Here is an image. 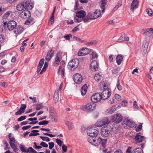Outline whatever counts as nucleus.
Returning <instances> with one entry per match:
<instances>
[{
	"label": "nucleus",
	"instance_id": "obj_31",
	"mask_svg": "<svg viewBox=\"0 0 153 153\" xmlns=\"http://www.w3.org/2000/svg\"><path fill=\"white\" fill-rule=\"evenodd\" d=\"M116 110L115 107L114 106H113L107 109L106 111V112L107 114H111L112 113L114 112Z\"/></svg>",
	"mask_w": 153,
	"mask_h": 153
},
{
	"label": "nucleus",
	"instance_id": "obj_23",
	"mask_svg": "<svg viewBox=\"0 0 153 153\" xmlns=\"http://www.w3.org/2000/svg\"><path fill=\"white\" fill-rule=\"evenodd\" d=\"M107 0H101L100 1V7L102 9L101 11L104 12L105 10V6L107 4Z\"/></svg>",
	"mask_w": 153,
	"mask_h": 153
},
{
	"label": "nucleus",
	"instance_id": "obj_63",
	"mask_svg": "<svg viewBox=\"0 0 153 153\" xmlns=\"http://www.w3.org/2000/svg\"><path fill=\"white\" fill-rule=\"evenodd\" d=\"M31 127V126L30 125H28V126H23L22 129L23 130H26L27 129Z\"/></svg>",
	"mask_w": 153,
	"mask_h": 153
},
{
	"label": "nucleus",
	"instance_id": "obj_32",
	"mask_svg": "<svg viewBox=\"0 0 153 153\" xmlns=\"http://www.w3.org/2000/svg\"><path fill=\"white\" fill-rule=\"evenodd\" d=\"M82 19H82V20H83L84 22H88V20L89 19H92V18L91 17V14L89 13L87 16H85V17L83 18H82Z\"/></svg>",
	"mask_w": 153,
	"mask_h": 153
},
{
	"label": "nucleus",
	"instance_id": "obj_24",
	"mask_svg": "<svg viewBox=\"0 0 153 153\" xmlns=\"http://www.w3.org/2000/svg\"><path fill=\"white\" fill-rule=\"evenodd\" d=\"M97 138V137L89 136V137L88 138V140L92 145L94 146V144L96 143Z\"/></svg>",
	"mask_w": 153,
	"mask_h": 153
},
{
	"label": "nucleus",
	"instance_id": "obj_62",
	"mask_svg": "<svg viewBox=\"0 0 153 153\" xmlns=\"http://www.w3.org/2000/svg\"><path fill=\"white\" fill-rule=\"evenodd\" d=\"M72 36V35L71 34L66 35L64 36V38H65L66 40H69L70 37Z\"/></svg>",
	"mask_w": 153,
	"mask_h": 153
},
{
	"label": "nucleus",
	"instance_id": "obj_1",
	"mask_svg": "<svg viewBox=\"0 0 153 153\" xmlns=\"http://www.w3.org/2000/svg\"><path fill=\"white\" fill-rule=\"evenodd\" d=\"M96 105L92 102L89 103L82 106V109L88 113H90L96 109Z\"/></svg>",
	"mask_w": 153,
	"mask_h": 153
},
{
	"label": "nucleus",
	"instance_id": "obj_56",
	"mask_svg": "<svg viewBox=\"0 0 153 153\" xmlns=\"http://www.w3.org/2000/svg\"><path fill=\"white\" fill-rule=\"evenodd\" d=\"M26 108V105L25 104H22L21 105L20 109L23 110L25 112V109Z\"/></svg>",
	"mask_w": 153,
	"mask_h": 153
},
{
	"label": "nucleus",
	"instance_id": "obj_61",
	"mask_svg": "<svg viewBox=\"0 0 153 153\" xmlns=\"http://www.w3.org/2000/svg\"><path fill=\"white\" fill-rule=\"evenodd\" d=\"M4 36L2 34H0V42L2 43L4 42Z\"/></svg>",
	"mask_w": 153,
	"mask_h": 153
},
{
	"label": "nucleus",
	"instance_id": "obj_5",
	"mask_svg": "<svg viewBox=\"0 0 153 153\" xmlns=\"http://www.w3.org/2000/svg\"><path fill=\"white\" fill-rule=\"evenodd\" d=\"M12 134L10 133L8 135L10 140L9 143L11 147L13 149V151L16 152L19 150V149L15 144V143H16V141L15 138L14 137L11 136Z\"/></svg>",
	"mask_w": 153,
	"mask_h": 153
},
{
	"label": "nucleus",
	"instance_id": "obj_59",
	"mask_svg": "<svg viewBox=\"0 0 153 153\" xmlns=\"http://www.w3.org/2000/svg\"><path fill=\"white\" fill-rule=\"evenodd\" d=\"M91 55L92 59L97 58L98 57V55L95 52H93Z\"/></svg>",
	"mask_w": 153,
	"mask_h": 153
},
{
	"label": "nucleus",
	"instance_id": "obj_44",
	"mask_svg": "<svg viewBox=\"0 0 153 153\" xmlns=\"http://www.w3.org/2000/svg\"><path fill=\"white\" fill-rule=\"evenodd\" d=\"M19 147L20 150L22 152L27 153V149H26V147H25L24 145H20Z\"/></svg>",
	"mask_w": 153,
	"mask_h": 153
},
{
	"label": "nucleus",
	"instance_id": "obj_18",
	"mask_svg": "<svg viewBox=\"0 0 153 153\" xmlns=\"http://www.w3.org/2000/svg\"><path fill=\"white\" fill-rule=\"evenodd\" d=\"M114 117V120L115 123H119L122 120V115L118 113L115 115Z\"/></svg>",
	"mask_w": 153,
	"mask_h": 153
},
{
	"label": "nucleus",
	"instance_id": "obj_30",
	"mask_svg": "<svg viewBox=\"0 0 153 153\" xmlns=\"http://www.w3.org/2000/svg\"><path fill=\"white\" fill-rule=\"evenodd\" d=\"M88 87L87 85L85 84L83 85L81 89V94L82 95H84L85 94L87 91Z\"/></svg>",
	"mask_w": 153,
	"mask_h": 153
},
{
	"label": "nucleus",
	"instance_id": "obj_37",
	"mask_svg": "<svg viewBox=\"0 0 153 153\" xmlns=\"http://www.w3.org/2000/svg\"><path fill=\"white\" fill-rule=\"evenodd\" d=\"M39 131V130H34L31 131V133H30L29 136L30 137L34 136L37 135H39V134L38 132Z\"/></svg>",
	"mask_w": 153,
	"mask_h": 153
},
{
	"label": "nucleus",
	"instance_id": "obj_17",
	"mask_svg": "<svg viewBox=\"0 0 153 153\" xmlns=\"http://www.w3.org/2000/svg\"><path fill=\"white\" fill-rule=\"evenodd\" d=\"M93 19H96L99 17L101 14V11L100 10H97L94 12H89Z\"/></svg>",
	"mask_w": 153,
	"mask_h": 153
},
{
	"label": "nucleus",
	"instance_id": "obj_57",
	"mask_svg": "<svg viewBox=\"0 0 153 153\" xmlns=\"http://www.w3.org/2000/svg\"><path fill=\"white\" fill-rule=\"evenodd\" d=\"M49 145V148L50 149H52L54 147V143L53 142H49L48 143Z\"/></svg>",
	"mask_w": 153,
	"mask_h": 153
},
{
	"label": "nucleus",
	"instance_id": "obj_60",
	"mask_svg": "<svg viewBox=\"0 0 153 153\" xmlns=\"http://www.w3.org/2000/svg\"><path fill=\"white\" fill-rule=\"evenodd\" d=\"M40 145L42 147H48V145L45 142H42L40 144Z\"/></svg>",
	"mask_w": 153,
	"mask_h": 153
},
{
	"label": "nucleus",
	"instance_id": "obj_28",
	"mask_svg": "<svg viewBox=\"0 0 153 153\" xmlns=\"http://www.w3.org/2000/svg\"><path fill=\"white\" fill-rule=\"evenodd\" d=\"M24 1L21 2L20 4L17 5L16 7V9L19 11H21L25 8Z\"/></svg>",
	"mask_w": 153,
	"mask_h": 153
},
{
	"label": "nucleus",
	"instance_id": "obj_25",
	"mask_svg": "<svg viewBox=\"0 0 153 153\" xmlns=\"http://www.w3.org/2000/svg\"><path fill=\"white\" fill-rule=\"evenodd\" d=\"M138 1L137 0H133L131 5V8L132 10L136 9L138 7Z\"/></svg>",
	"mask_w": 153,
	"mask_h": 153
},
{
	"label": "nucleus",
	"instance_id": "obj_58",
	"mask_svg": "<svg viewBox=\"0 0 153 153\" xmlns=\"http://www.w3.org/2000/svg\"><path fill=\"white\" fill-rule=\"evenodd\" d=\"M26 118V116H22L18 119V121H21Z\"/></svg>",
	"mask_w": 153,
	"mask_h": 153
},
{
	"label": "nucleus",
	"instance_id": "obj_14",
	"mask_svg": "<svg viewBox=\"0 0 153 153\" xmlns=\"http://www.w3.org/2000/svg\"><path fill=\"white\" fill-rule=\"evenodd\" d=\"M131 147H129L126 151V153H143V151L142 149L138 147L134 150L131 152Z\"/></svg>",
	"mask_w": 153,
	"mask_h": 153
},
{
	"label": "nucleus",
	"instance_id": "obj_11",
	"mask_svg": "<svg viewBox=\"0 0 153 153\" xmlns=\"http://www.w3.org/2000/svg\"><path fill=\"white\" fill-rule=\"evenodd\" d=\"M73 79L75 83L79 84L82 80V76L79 74H76L73 76Z\"/></svg>",
	"mask_w": 153,
	"mask_h": 153
},
{
	"label": "nucleus",
	"instance_id": "obj_21",
	"mask_svg": "<svg viewBox=\"0 0 153 153\" xmlns=\"http://www.w3.org/2000/svg\"><path fill=\"white\" fill-rule=\"evenodd\" d=\"M24 4H25V7L26 10H31L33 8V5H31L28 0H24Z\"/></svg>",
	"mask_w": 153,
	"mask_h": 153
},
{
	"label": "nucleus",
	"instance_id": "obj_12",
	"mask_svg": "<svg viewBox=\"0 0 153 153\" xmlns=\"http://www.w3.org/2000/svg\"><path fill=\"white\" fill-rule=\"evenodd\" d=\"M90 52L88 49L86 48H82L81 50L79 51L77 54L79 56H85L88 54Z\"/></svg>",
	"mask_w": 153,
	"mask_h": 153
},
{
	"label": "nucleus",
	"instance_id": "obj_22",
	"mask_svg": "<svg viewBox=\"0 0 153 153\" xmlns=\"http://www.w3.org/2000/svg\"><path fill=\"white\" fill-rule=\"evenodd\" d=\"M24 30V28L23 27H20L19 26L17 25V27H16V29H14V32L15 34L18 35L22 33Z\"/></svg>",
	"mask_w": 153,
	"mask_h": 153
},
{
	"label": "nucleus",
	"instance_id": "obj_8",
	"mask_svg": "<svg viewBox=\"0 0 153 153\" xmlns=\"http://www.w3.org/2000/svg\"><path fill=\"white\" fill-rule=\"evenodd\" d=\"M140 134V133H138L135 137L134 143L136 144L143 142L145 140L146 138L144 137L141 135Z\"/></svg>",
	"mask_w": 153,
	"mask_h": 153
},
{
	"label": "nucleus",
	"instance_id": "obj_29",
	"mask_svg": "<svg viewBox=\"0 0 153 153\" xmlns=\"http://www.w3.org/2000/svg\"><path fill=\"white\" fill-rule=\"evenodd\" d=\"M22 15H24L25 18H28L31 16V13L30 11L27 10H25L21 13Z\"/></svg>",
	"mask_w": 153,
	"mask_h": 153
},
{
	"label": "nucleus",
	"instance_id": "obj_38",
	"mask_svg": "<svg viewBox=\"0 0 153 153\" xmlns=\"http://www.w3.org/2000/svg\"><path fill=\"white\" fill-rule=\"evenodd\" d=\"M51 118L53 122H56L58 119V116L57 114L51 115Z\"/></svg>",
	"mask_w": 153,
	"mask_h": 153
},
{
	"label": "nucleus",
	"instance_id": "obj_36",
	"mask_svg": "<svg viewBox=\"0 0 153 153\" xmlns=\"http://www.w3.org/2000/svg\"><path fill=\"white\" fill-rule=\"evenodd\" d=\"M59 91L58 90H56L54 94V100L55 101H57L59 100Z\"/></svg>",
	"mask_w": 153,
	"mask_h": 153
},
{
	"label": "nucleus",
	"instance_id": "obj_3",
	"mask_svg": "<svg viewBox=\"0 0 153 153\" xmlns=\"http://www.w3.org/2000/svg\"><path fill=\"white\" fill-rule=\"evenodd\" d=\"M79 65V61L77 59H74L71 60L68 64V68L71 71H74Z\"/></svg>",
	"mask_w": 153,
	"mask_h": 153
},
{
	"label": "nucleus",
	"instance_id": "obj_6",
	"mask_svg": "<svg viewBox=\"0 0 153 153\" xmlns=\"http://www.w3.org/2000/svg\"><path fill=\"white\" fill-rule=\"evenodd\" d=\"M97 128L94 127H92L89 128L87 131V134L89 136L97 137L99 133Z\"/></svg>",
	"mask_w": 153,
	"mask_h": 153
},
{
	"label": "nucleus",
	"instance_id": "obj_15",
	"mask_svg": "<svg viewBox=\"0 0 153 153\" xmlns=\"http://www.w3.org/2000/svg\"><path fill=\"white\" fill-rule=\"evenodd\" d=\"M98 68V63L97 61L93 60L90 64V68L92 71H97Z\"/></svg>",
	"mask_w": 153,
	"mask_h": 153
},
{
	"label": "nucleus",
	"instance_id": "obj_47",
	"mask_svg": "<svg viewBox=\"0 0 153 153\" xmlns=\"http://www.w3.org/2000/svg\"><path fill=\"white\" fill-rule=\"evenodd\" d=\"M142 124L141 123H140L139 125L137 127H135V130L137 131H140L142 128Z\"/></svg>",
	"mask_w": 153,
	"mask_h": 153
},
{
	"label": "nucleus",
	"instance_id": "obj_39",
	"mask_svg": "<svg viewBox=\"0 0 153 153\" xmlns=\"http://www.w3.org/2000/svg\"><path fill=\"white\" fill-rule=\"evenodd\" d=\"M12 13L11 11H8L6 12V13L3 16V19L4 22L5 19H7L8 17L9 16L10 14Z\"/></svg>",
	"mask_w": 153,
	"mask_h": 153
},
{
	"label": "nucleus",
	"instance_id": "obj_4",
	"mask_svg": "<svg viewBox=\"0 0 153 153\" xmlns=\"http://www.w3.org/2000/svg\"><path fill=\"white\" fill-rule=\"evenodd\" d=\"M86 13L83 10H81L76 12V16L77 17H74V21L76 22H79L82 21L81 18H84L85 16Z\"/></svg>",
	"mask_w": 153,
	"mask_h": 153
},
{
	"label": "nucleus",
	"instance_id": "obj_49",
	"mask_svg": "<svg viewBox=\"0 0 153 153\" xmlns=\"http://www.w3.org/2000/svg\"><path fill=\"white\" fill-rule=\"evenodd\" d=\"M40 138H41L42 140L47 142L50 141V138L47 137L40 136Z\"/></svg>",
	"mask_w": 153,
	"mask_h": 153
},
{
	"label": "nucleus",
	"instance_id": "obj_9",
	"mask_svg": "<svg viewBox=\"0 0 153 153\" xmlns=\"http://www.w3.org/2000/svg\"><path fill=\"white\" fill-rule=\"evenodd\" d=\"M111 90H104L102 93L101 94H100V97L101 99L102 100H105L108 98L111 95Z\"/></svg>",
	"mask_w": 153,
	"mask_h": 153
},
{
	"label": "nucleus",
	"instance_id": "obj_64",
	"mask_svg": "<svg viewBox=\"0 0 153 153\" xmlns=\"http://www.w3.org/2000/svg\"><path fill=\"white\" fill-rule=\"evenodd\" d=\"M113 55H110L108 57V60L110 62H113Z\"/></svg>",
	"mask_w": 153,
	"mask_h": 153
},
{
	"label": "nucleus",
	"instance_id": "obj_16",
	"mask_svg": "<svg viewBox=\"0 0 153 153\" xmlns=\"http://www.w3.org/2000/svg\"><path fill=\"white\" fill-rule=\"evenodd\" d=\"M62 59L61 53L60 52L58 53L54 58V60L52 63L55 66V65H57L59 62Z\"/></svg>",
	"mask_w": 153,
	"mask_h": 153
},
{
	"label": "nucleus",
	"instance_id": "obj_34",
	"mask_svg": "<svg viewBox=\"0 0 153 153\" xmlns=\"http://www.w3.org/2000/svg\"><path fill=\"white\" fill-rule=\"evenodd\" d=\"M25 22V25H29V24H33L35 22L34 21V19L33 18H31V16Z\"/></svg>",
	"mask_w": 153,
	"mask_h": 153
},
{
	"label": "nucleus",
	"instance_id": "obj_35",
	"mask_svg": "<svg viewBox=\"0 0 153 153\" xmlns=\"http://www.w3.org/2000/svg\"><path fill=\"white\" fill-rule=\"evenodd\" d=\"M102 78V76L99 74H95L94 77V78L95 80L97 82L100 81Z\"/></svg>",
	"mask_w": 153,
	"mask_h": 153
},
{
	"label": "nucleus",
	"instance_id": "obj_54",
	"mask_svg": "<svg viewBox=\"0 0 153 153\" xmlns=\"http://www.w3.org/2000/svg\"><path fill=\"white\" fill-rule=\"evenodd\" d=\"M62 150L64 152H66L67 150V147L65 144H63L62 146Z\"/></svg>",
	"mask_w": 153,
	"mask_h": 153
},
{
	"label": "nucleus",
	"instance_id": "obj_19",
	"mask_svg": "<svg viewBox=\"0 0 153 153\" xmlns=\"http://www.w3.org/2000/svg\"><path fill=\"white\" fill-rule=\"evenodd\" d=\"M54 55V51L53 49H51L48 51L45 59L48 61H49L51 59L52 57Z\"/></svg>",
	"mask_w": 153,
	"mask_h": 153
},
{
	"label": "nucleus",
	"instance_id": "obj_53",
	"mask_svg": "<svg viewBox=\"0 0 153 153\" xmlns=\"http://www.w3.org/2000/svg\"><path fill=\"white\" fill-rule=\"evenodd\" d=\"M24 112V111L20 109L19 110H18L17 111V112L15 113V115L16 116L18 115H21Z\"/></svg>",
	"mask_w": 153,
	"mask_h": 153
},
{
	"label": "nucleus",
	"instance_id": "obj_20",
	"mask_svg": "<svg viewBox=\"0 0 153 153\" xmlns=\"http://www.w3.org/2000/svg\"><path fill=\"white\" fill-rule=\"evenodd\" d=\"M123 122L127 126L130 128H133L136 127V126L134 122L128 120H126L124 121Z\"/></svg>",
	"mask_w": 153,
	"mask_h": 153
},
{
	"label": "nucleus",
	"instance_id": "obj_2",
	"mask_svg": "<svg viewBox=\"0 0 153 153\" xmlns=\"http://www.w3.org/2000/svg\"><path fill=\"white\" fill-rule=\"evenodd\" d=\"M3 22L4 26V27L7 26L8 29L10 31L16 29L17 27V23L13 20H10L7 22V21L4 22V21H3Z\"/></svg>",
	"mask_w": 153,
	"mask_h": 153
},
{
	"label": "nucleus",
	"instance_id": "obj_48",
	"mask_svg": "<svg viewBox=\"0 0 153 153\" xmlns=\"http://www.w3.org/2000/svg\"><path fill=\"white\" fill-rule=\"evenodd\" d=\"M43 107L42 105V103H41L39 104H37L36 105V110H39L42 108Z\"/></svg>",
	"mask_w": 153,
	"mask_h": 153
},
{
	"label": "nucleus",
	"instance_id": "obj_40",
	"mask_svg": "<svg viewBox=\"0 0 153 153\" xmlns=\"http://www.w3.org/2000/svg\"><path fill=\"white\" fill-rule=\"evenodd\" d=\"M102 121L104 125L109 124L110 121L109 120V118L108 117H104L102 119Z\"/></svg>",
	"mask_w": 153,
	"mask_h": 153
},
{
	"label": "nucleus",
	"instance_id": "obj_13",
	"mask_svg": "<svg viewBox=\"0 0 153 153\" xmlns=\"http://www.w3.org/2000/svg\"><path fill=\"white\" fill-rule=\"evenodd\" d=\"M91 100L92 103H96L100 100V94L98 93H95L91 97Z\"/></svg>",
	"mask_w": 153,
	"mask_h": 153
},
{
	"label": "nucleus",
	"instance_id": "obj_50",
	"mask_svg": "<svg viewBox=\"0 0 153 153\" xmlns=\"http://www.w3.org/2000/svg\"><path fill=\"white\" fill-rule=\"evenodd\" d=\"M48 123V121L45 120L41 122H40L38 123V124L40 125H47Z\"/></svg>",
	"mask_w": 153,
	"mask_h": 153
},
{
	"label": "nucleus",
	"instance_id": "obj_7",
	"mask_svg": "<svg viewBox=\"0 0 153 153\" xmlns=\"http://www.w3.org/2000/svg\"><path fill=\"white\" fill-rule=\"evenodd\" d=\"M107 141V139H102V138L99 137L97 138L96 143L94 144L95 146H97L101 144L102 147L104 148L105 147Z\"/></svg>",
	"mask_w": 153,
	"mask_h": 153
},
{
	"label": "nucleus",
	"instance_id": "obj_26",
	"mask_svg": "<svg viewBox=\"0 0 153 153\" xmlns=\"http://www.w3.org/2000/svg\"><path fill=\"white\" fill-rule=\"evenodd\" d=\"M44 59L43 58L42 59L40 60L39 63L37 66V72L39 73V72L42 67L44 63Z\"/></svg>",
	"mask_w": 153,
	"mask_h": 153
},
{
	"label": "nucleus",
	"instance_id": "obj_46",
	"mask_svg": "<svg viewBox=\"0 0 153 153\" xmlns=\"http://www.w3.org/2000/svg\"><path fill=\"white\" fill-rule=\"evenodd\" d=\"M117 89L119 91H121L122 89V87L120 85V79H118L117 81Z\"/></svg>",
	"mask_w": 153,
	"mask_h": 153
},
{
	"label": "nucleus",
	"instance_id": "obj_55",
	"mask_svg": "<svg viewBox=\"0 0 153 153\" xmlns=\"http://www.w3.org/2000/svg\"><path fill=\"white\" fill-rule=\"evenodd\" d=\"M97 42V41L95 40H93L91 42H88L87 43V45H94L96 44Z\"/></svg>",
	"mask_w": 153,
	"mask_h": 153
},
{
	"label": "nucleus",
	"instance_id": "obj_27",
	"mask_svg": "<svg viewBox=\"0 0 153 153\" xmlns=\"http://www.w3.org/2000/svg\"><path fill=\"white\" fill-rule=\"evenodd\" d=\"M123 59V56L121 54L117 55L116 58V62L118 65H119L121 63Z\"/></svg>",
	"mask_w": 153,
	"mask_h": 153
},
{
	"label": "nucleus",
	"instance_id": "obj_51",
	"mask_svg": "<svg viewBox=\"0 0 153 153\" xmlns=\"http://www.w3.org/2000/svg\"><path fill=\"white\" fill-rule=\"evenodd\" d=\"M146 11L147 14L149 16H152L153 15V12L150 9H147Z\"/></svg>",
	"mask_w": 153,
	"mask_h": 153
},
{
	"label": "nucleus",
	"instance_id": "obj_45",
	"mask_svg": "<svg viewBox=\"0 0 153 153\" xmlns=\"http://www.w3.org/2000/svg\"><path fill=\"white\" fill-rule=\"evenodd\" d=\"M79 3L78 1L75 2V5L74 6V10H80L82 9V7H79Z\"/></svg>",
	"mask_w": 153,
	"mask_h": 153
},
{
	"label": "nucleus",
	"instance_id": "obj_43",
	"mask_svg": "<svg viewBox=\"0 0 153 153\" xmlns=\"http://www.w3.org/2000/svg\"><path fill=\"white\" fill-rule=\"evenodd\" d=\"M104 125L102 120H100L97 121V122L95 124V126H96L100 127Z\"/></svg>",
	"mask_w": 153,
	"mask_h": 153
},
{
	"label": "nucleus",
	"instance_id": "obj_33",
	"mask_svg": "<svg viewBox=\"0 0 153 153\" xmlns=\"http://www.w3.org/2000/svg\"><path fill=\"white\" fill-rule=\"evenodd\" d=\"M48 66V62H45L44 65L40 73V74H42L44 73L46 70Z\"/></svg>",
	"mask_w": 153,
	"mask_h": 153
},
{
	"label": "nucleus",
	"instance_id": "obj_52",
	"mask_svg": "<svg viewBox=\"0 0 153 153\" xmlns=\"http://www.w3.org/2000/svg\"><path fill=\"white\" fill-rule=\"evenodd\" d=\"M56 141L57 144L59 146H62L63 142L60 139L57 138L56 140Z\"/></svg>",
	"mask_w": 153,
	"mask_h": 153
},
{
	"label": "nucleus",
	"instance_id": "obj_10",
	"mask_svg": "<svg viewBox=\"0 0 153 153\" xmlns=\"http://www.w3.org/2000/svg\"><path fill=\"white\" fill-rule=\"evenodd\" d=\"M111 130L108 129L107 127L105 126L102 127L101 129V134L104 137H108L110 134Z\"/></svg>",
	"mask_w": 153,
	"mask_h": 153
},
{
	"label": "nucleus",
	"instance_id": "obj_41",
	"mask_svg": "<svg viewBox=\"0 0 153 153\" xmlns=\"http://www.w3.org/2000/svg\"><path fill=\"white\" fill-rule=\"evenodd\" d=\"M125 34L123 33L120 38L118 39L117 41L118 42H122L125 39Z\"/></svg>",
	"mask_w": 153,
	"mask_h": 153
},
{
	"label": "nucleus",
	"instance_id": "obj_42",
	"mask_svg": "<svg viewBox=\"0 0 153 153\" xmlns=\"http://www.w3.org/2000/svg\"><path fill=\"white\" fill-rule=\"evenodd\" d=\"M37 153V152L34 149H33L32 147H30L28 148L27 149V153Z\"/></svg>",
	"mask_w": 153,
	"mask_h": 153
}]
</instances>
